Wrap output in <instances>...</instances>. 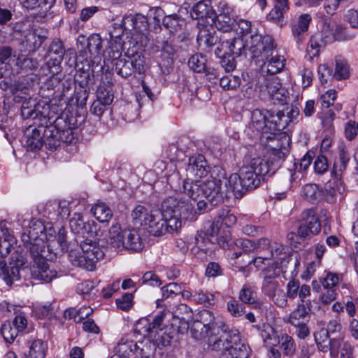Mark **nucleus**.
<instances>
[{
	"label": "nucleus",
	"mask_w": 358,
	"mask_h": 358,
	"mask_svg": "<svg viewBox=\"0 0 358 358\" xmlns=\"http://www.w3.org/2000/svg\"><path fill=\"white\" fill-rule=\"evenodd\" d=\"M162 296L164 299L173 297L182 292V285L171 282L162 288Z\"/></svg>",
	"instance_id": "obj_63"
},
{
	"label": "nucleus",
	"mask_w": 358,
	"mask_h": 358,
	"mask_svg": "<svg viewBox=\"0 0 358 358\" xmlns=\"http://www.w3.org/2000/svg\"><path fill=\"white\" fill-rule=\"evenodd\" d=\"M301 223L298 227L297 234L302 239H310L321 231L320 220L314 208L304 210L301 215Z\"/></svg>",
	"instance_id": "obj_13"
},
{
	"label": "nucleus",
	"mask_w": 358,
	"mask_h": 358,
	"mask_svg": "<svg viewBox=\"0 0 358 358\" xmlns=\"http://www.w3.org/2000/svg\"><path fill=\"white\" fill-rule=\"evenodd\" d=\"M259 83V78L257 79L252 78L248 80L243 85L241 90V92L244 97L251 99L256 94L257 90L259 89L260 85Z\"/></svg>",
	"instance_id": "obj_52"
},
{
	"label": "nucleus",
	"mask_w": 358,
	"mask_h": 358,
	"mask_svg": "<svg viewBox=\"0 0 358 358\" xmlns=\"http://www.w3.org/2000/svg\"><path fill=\"white\" fill-rule=\"evenodd\" d=\"M164 225L165 222L163 218L162 209L161 210H152V215H151L145 228L150 234L155 236H160L166 234V227Z\"/></svg>",
	"instance_id": "obj_25"
},
{
	"label": "nucleus",
	"mask_w": 358,
	"mask_h": 358,
	"mask_svg": "<svg viewBox=\"0 0 358 358\" xmlns=\"http://www.w3.org/2000/svg\"><path fill=\"white\" fill-rule=\"evenodd\" d=\"M31 225L29 229H27L25 232H24L22 235V238L24 241H29L31 243L34 241H42V238H39V235H42L45 227L43 223L39 220L32 221L31 222Z\"/></svg>",
	"instance_id": "obj_37"
},
{
	"label": "nucleus",
	"mask_w": 358,
	"mask_h": 358,
	"mask_svg": "<svg viewBox=\"0 0 358 358\" xmlns=\"http://www.w3.org/2000/svg\"><path fill=\"white\" fill-rule=\"evenodd\" d=\"M220 85L224 90H236L241 85V78L232 75L223 76L220 80Z\"/></svg>",
	"instance_id": "obj_53"
},
{
	"label": "nucleus",
	"mask_w": 358,
	"mask_h": 358,
	"mask_svg": "<svg viewBox=\"0 0 358 358\" xmlns=\"http://www.w3.org/2000/svg\"><path fill=\"white\" fill-rule=\"evenodd\" d=\"M91 212L100 222H108L113 217V211L110 208L101 201L94 204L91 208Z\"/></svg>",
	"instance_id": "obj_33"
},
{
	"label": "nucleus",
	"mask_w": 358,
	"mask_h": 358,
	"mask_svg": "<svg viewBox=\"0 0 358 358\" xmlns=\"http://www.w3.org/2000/svg\"><path fill=\"white\" fill-rule=\"evenodd\" d=\"M261 290L277 306L280 308L287 306V299H286L285 292L278 280L262 281Z\"/></svg>",
	"instance_id": "obj_15"
},
{
	"label": "nucleus",
	"mask_w": 358,
	"mask_h": 358,
	"mask_svg": "<svg viewBox=\"0 0 358 358\" xmlns=\"http://www.w3.org/2000/svg\"><path fill=\"white\" fill-rule=\"evenodd\" d=\"M272 263L267 264V267L262 269L260 275L263 281L277 280L281 272H285L287 265L291 260V257L285 251V247L281 243L273 245L271 251Z\"/></svg>",
	"instance_id": "obj_11"
},
{
	"label": "nucleus",
	"mask_w": 358,
	"mask_h": 358,
	"mask_svg": "<svg viewBox=\"0 0 358 358\" xmlns=\"http://www.w3.org/2000/svg\"><path fill=\"white\" fill-rule=\"evenodd\" d=\"M215 295L202 289L195 290L193 294V301L205 306H213L215 303Z\"/></svg>",
	"instance_id": "obj_45"
},
{
	"label": "nucleus",
	"mask_w": 358,
	"mask_h": 358,
	"mask_svg": "<svg viewBox=\"0 0 358 358\" xmlns=\"http://www.w3.org/2000/svg\"><path fill=\"white\" fill-rule=\"evenodd\" d=\"M215 27L220 31L223 32L222 35L230 33L236 25V21L231 17V14H216L214 20Z\"/></svg>",
	"instance_id": "obj_32"
},
{
	"label": "nucleus",
	"mask_w": 358,
	"mask_h": 358,
	"mask_svg": "<svg viewBox=\"0 0 358 358\" xmlns=\"http://www.w3.org/2000/svg\"><path fill=\"white\" fill-rule=\"evenodd\" d=\"M340 280L338 275L328 272L326 275L320 279V283L323 287L321 301L324 304H328L336 298V290Z\"/></svg>",
	"instance_id": "obj_16"
},
{
	"label": "nucleus",
	"mask_w": 358,
	"mask_h": 358,
	"mask_svg": "<svg viewBox=\"0 0 358 358\" xmlns=\"http://www.w3.org/2000/svg\"><path fill=\"white\" fill-rule=\"evenodd\" d=\"M218 323H225L222 319L215 317L209 310L203 309L199 313V319L195 321L191 328L192 336L196 340H202L206 334L213 331V328L218 327Z\"/></svg>",
	"instance_id": "obj_12"
},
{
	"label": "nucleus",
	"mask_w": 358,
	"mask_h": 358,
	"mask_svg": "<svg viewBox=\"0 0 358 358\" xmlns=\"http://www.w3.org/2000/svg\"><path fill=\"white\" fill-rule=\"evenodd\" d=\"M30 255L33 260L31 266V274L33 278L44 281L50 282L57 276V271L50 267L49 264L44 257L45 245L43 243L31 244L30 248Z\"/></svg>",
	"instance_id": "obj_10"
},
{
	"label": "nucleus",
	"mask_w": 358,
	"mask_h": 358,
	"mask_svg": "<svg viewBox=\"0 0 358 358\" xmlns=\"http://www.w3.org/2000/svg\"><path fill=\"white\" fill-rule=\"evenodd\" d=\"M16 243L14 236L10 234H5L3 240L0 242V254L2 257H6L10 254L13 248V245Z\"/></svg>",
	"instance_id": "obj_58"
},
{
	"label": "nucleus",
	"mask_w": 358,
	"mask_h": 358,
	"mask_svg": "<svg viewBox=\"0 0 358 358\" xmlns=\"http://www.w3.org/2000/svg\"><path fill=\"white\" fill-rule=\"evenodd\" d=\"M69 259L73 266L82 268L87 271H94L96 268L97 261L96 256L86 255L83 252L80 253L76 250H71L69 253Z\"/></svg>",
	"instance_id": "obj_21"
},
{
	"label": "nucleus",
	"mask_w": 358,
	"mask_h": 358,
	"mask_svg": "<svg viewBox=\"0 0 358 358\" xmlns=\"http://www.w3.org/2000/svg\"><path fill=\"white\" fill-rule=\"evenodd\" d=\"M120 57L116 59L112 58L113 60H116L114 64L115 70L122 78H127L134 73V69L131 68V64H129L128 60Z\"/></svg>",
	"instance_id": "obj_47"
},
{
	"label": "nucleus",
	"mask_w": 358,
	"mask_h": 358,
	"mask_svg": "<svg viewBox=\"0 0 358 358\" xmlns=\"http://www.w3.org/2000/svg\"><path fill=\"white\" fill-rule=\"evenodd\" d=\"M264 36L257 33L250 34L249 38L234 34L233 37L228 38L226 35H220L221 43L216 48L215 53L217 57H224L227 54L238 57L245 55V52L248 50L251 57L254 59L253 50L256 48L257 45L253 41L256 37L264 38Z\"/></svg>",
	"instance_id": "obj_8"
},
{
	"label": "nucleus",
	"mask_w": 358,
	"mask_h": 358,
	"mask_svg": "<svg viewBox=\"0 0 358 358\" xmlns=\"http://www.w3.org/2000/svg\"><path fill=\"white\" fill-rule=\"evenodd\" d=\"M301 194L304 199L311 203L317 201L320 196L318 187L315 184L304 185L301 189Z\"/></svg>",
	"instance_id": "obj_50"
},
{
	"label": "nucleus",
	"mask_w": 358,
	"mask_h": 358,
	"mask_svg": "<svg viewBox=\"0 0 358 358\" xmlns=\"http://www.w3.org/2000/svg\"><path fill=\"white\" fill-rule=\"evenodd\" d=\"M324 46L321 36L318 34L310 37L308 47L306 58L308 60H313L315 57L319 56L321 49Z\"/></svg>",
	"instance_id": "obj_39"
},
{
	"label": "nucleus",
	"mask_w": 358,
	"mask_h": 358,
	"mask_svg": "<svg viewBox=\"0 0 358 358\" xmlns=\"http://www.w3.org/2000/svg\"><path fill=\"white\" fill-rule=\"evenodd\" d=\"M128 61L134 69V72L141 74L144 71L145 57L141 53L133 54Z\"/></svg>",
	"instance_id": "obj_62"
},
{
	"label": "nucleus",
	"mask_w": 358,
	"mask_h": 358,
	"mask_svg": "<svg viewBox=\"0 0 358 358\" xmlns=\"http://www.w3.org/2000/svg\"><path fill=\"white\" fill-rule=\"evenodd\" d=\"M48 345L40 339L33 341L29 345L26 358H45Z\"/></svg>",
	"instance_id": "obj_40"
},
{
	"label": "nucleus",
	"mask_w": 358,
	"mask_h": 358,
	"mask_svg": "<svg viewBox=\"0 0 358 358\" xmlns=\"http://www.w3.org/2000/svg\"><path fill=\"white\" fill-rule=\"evenodd\" d=\"M336 91L334 90H329L322 94L319 99L322 110L328 109L332 106L336 99Z\"/></svg>",
	"instance_id": "obj_60"
},
{
	"label": "nucleus",
	"mask_w": 358,
	"mask_h": 358,
	"mask_svg": "<svg viewBox=\"0 0 358 358\" xmlns=\"http://www.w3.org/2000/svg\"><path fill=\"white\" fill-rule=\"evenodd\" d=\"M110 248L115 251L127 249L134 252H139L143 248V243L135 229H124L122 231L118 224H113L109 229Z\"/></svg>",
	"instance_id": "obj_9"
},
{
	"label": "nucleus",
	"mask_w": 358,
	"mask_h": 358,
	"mask_svg": "<svg viewBox=\"0 0 358 358\" xmlns=\"http://www.w3.org/2000/svg\"><path fill=\"white\" fill-rule=\"evenodd\" d=\"M34 311L38 318H50L54 315L55 308L52 303H46L36 306Z\"/></svg>",
	"instance_id": "obj_56"
},
{
	"label": "nucleus",
	"mask_w": 358,
	"mask_h": 358,
	"mask_svg": "<svg viewBox=\"0 0 358 358\" xmlns=\"http://www.w3.org/2000/svg\"><path fill=\"white\" fill-rule=\"evenodd\" d=\"M190 15L194 19L210 18L214 20L216 13L213 9L210 0H201L192 7Z\"/></svg>",
	"instance_id": "obj_26"
},
{
	"label": "nucleus",
	"mask_w": 358,
	"mask_h": 358,
	"mask_svg": "<svg viewBox=\"0 0 358 358\" xmlns=\"http://www.w3.org/2000/svg\"><path fill=\"white\" fill-rule=\"evenodd\" d=\"M250 347L245 343H237L233 345V347L227 352L221 353L222 358H249L250 355Z\"/></svg>",
	"instance_id": "obj_35"
},
{
	"label": "nucleus",
	"mask_w": 358,
	"mask_h": 358,
	"mask_svg": "<svg viewBox=\"0 0 358 358\" xmlns=\"http://www.w3.org/2000/svg\"><path fill=\"white\" fill-rule=\"evenodd\" d=\"M59 69V61L57 59H50L41 67L38 76L52 77L57 74Z\"/></svg>",
	"instance_id": "obj_46"
},
{
	"label": "nucleus",
	"mask_w": 358,
	"mask_h": 358,
	"mask_svg": "<svg viewBox=\"0 0 358 358\" xmlns=\"http://www.w3.org/2000/svg\"><path fill=\"white\" fill-rule=\"evenodd\" d=\"M238 299L246 304H254L257 301V293L250 287L243 285L240 290Z\"/></svg>",
	"instance_id": "obj_54"
},
{
	"label": "nucleus",
	"mask_w": 358,
	"mask_h": 358,
	"mask_svg": "<svg viewBox=\"0 0 358 358\" xmlns=\"http://www.w3.org/2000/svg\"><path fill=\"white\" fill-rule=\"evenodd\" d=\"M166 234L178 232L182 224V220L193 219L194 203L185 199L181 194L169 196L162 203Z\"/></svg>",
	"instance_id": "obj_3"
},
{
	"label": "nucleus",
	"mask_w": 358,
	"mask_h": 358,
	"mask_svg": "<svg viewBox=\"0 0 358 358\" xmlns=\"http://www.w3.org/2000/svg\"><path fill=\"white\" fill-rule=\"evenodd\" d=\"M289 10V3L288 0H274L273 8L268 14L267 19L273 22H279Z\"/></svg>",
	"instance_id": "obj_31"
},
{
	"label": "nucleus",
	"mask_w": 358,
	"mask_h": 358,
	"mask_svg": "<svg viewBox=\"0 0 358 358\" xmlns=\"http://www.w3.org/2000/svg\"><path fill=\"white\" fill-rule=\"evenodd\" d=\"M227 308L229 313L235 317H239L245 313V306L234 298L227 301Z\"/></svg>",
	"instance_id": "obj_59"
},
{
	"label": "nucleus",
	"mask_w": 358,
	"mask_h": 358,
	"mask_svg": "<svg viewBox=\"0 0 358 358\" xmlns=\"http://www.w3.org/2000/svg\"><path fill=\"white\" fill-rule=\"evenodd\" d=\"M87 50H80L79 57L83 59H92L98 57L102 51V39L99 34H92L87 40Z\"/></svg>",
	"instance_id": "obj_23"
},
{
	"label": "nucleus",
	"mask_w": 358,
	"mask_h": 358,
	"mask_svg": "<svg viewBox=\"0 0 358 358\" xmlns=\"http://www.w3.org/2000/svg\"><path fill=\"white\" fill-rule=\"evenodd\" d=\"M337 80L347 79L350 76V68L348 62L341 58L336 59V68L334 76Z\"/></svg>",
	"instance_id": "obj_51"
},
{
	"label": "nucleus",
	"mask_w": 358,
	"mask_h": 358,
	"mask_svg": "<svg viewBox=\"0 0 358 358\" xmlns=\"http://www.w3.org/2000/svg\"><path fill=\"white\" fill-rule=\"evenodd\" d=\"M152 210H150L145 206L138 205L131 212V217L135 225L145 227L150 220Z\"/></svg>",
	"instance_id": "obj_34"
},
{
	"label": "nucleus",
	"mask_w": 358,
	"mask_h": 358,
	"mask_svg": "<svg viewBox=\"0 0 358 358\" xmlns=\"http://www.w3.org/2000/svg\"><path fill=\"white\" fill-rule=\"evenodd\" d=\"M284 116L281 111L275 114L267 110L255 109L251 113L250 127L262 138L272 139L277 132L284 128V125L280 122Z\"/></svg>",
	"instance_id": "obj_6"
},
{
	"label": "nucleus",
	"mask_w": 358,
	"mask_h": 358,
	"mask_svg": "<svg viewBox=\"0 0 358 358\" xmlns=\"http://www.w3.org/2000/svg\"><path fill=\"white\" fill-rule=\"evenodd\" d=\"M350 160V155L344 148L339 150L338 159L334 162L331 175L338 178L341 176L343 170L345 169L346 166Z\"/></svg>",
	"instance_id": "obj_42"
},
{
	"label": "nucleus",
	"mask_w": 358,
	"mask_h": 358,
	"mask_svg": "<svg viewBox=\"0 0 358 358\" xmlns=\"http://www.w3.org/2000/svg\"><path fill=\"white\" fill-rule=\"evenodd\" d=\"M282 153L273 150L267 158L256 157L251 159L248 166L241 169L240 173H231L238 176L237 185H232V194L241 197L248 190L259 186L261 181L266 176L273 175L280 167L282 157Z\"/></svg>",
	"instance_id": "obj_2"
},
{
	"label": "nucleus",
	"mask_w": 358,
	"mask_h": 358,
	"mask_svg": "<svg viewBox=\"0 0 358 358\" xmlns=\"http://www.w3.org/2000/svg\"><path fill=\"white\" fill-rule=\"evenodd\" d=\"M311 302L309 299L299 301L297 307L290 313L288 322L292 326L308 323L310 317Z\"/></svg>",
	"instance_id": "obj_19"
},
{
	"label": "nucleus",
	"mask_w": 358,
	"mask_h": 358,
	"mask_svg": "<svg viewBox=\"0 0 358 358\" xmlns=\"http://www.w3.org/2000/svg\"><path fill=\"white\" fill-rule=\"evenodd\" d=\"M165 314L159 313L150 322L147 318H141L136 324L135 330L144 338L135 344L134 355L138 358H151L156 350L155 343L149 337H152L158 330L162 329Z\"/></svg>",
	"instance_id": "obj_5"
},
{
	"label": "nucleus",
	"mask_w": 358,
	"mask_h": 358,
	"mask_svg": "<svg viewBox=\"0 0 358 358\" xmlns=\"http://www.w3.org/2000/svg\"><path fill=\"white\" fill-rule=\"evenodd\" d=\"M312 17L309 14H301L292 24V36L297 43H302L306 37Z\"/></svg>",
	"instance_id": "obj_22"
},
{
	"label": "nucleus",
	"mask_w": 358,
	"mask_h": 358,
	"mask_svg": "<svg viewBox=\"0 0 358 358\" xmlns=\"http://www.w3.org/2000/svg\"><path fill=\"white\" fill-rule=\"evenodd\" d=\"M44 133H45V139L43 140V145L50 150H56L60 145L61 141L55 128L51 125L44 130Z\"/></svg>",
	"instance_id": "obj_44"
},
{
	"label": "nucleus",
	"mask_w": 358,
	"mask_h": 358,
	"mask_svg": "<svg viewBox=\"0 0 358 358\" xmlns=\"http://www.w3.org/2000/svg\"><path fill=\"white\" fill-rule=\"evenodd\" d=\"M270 99L273 101L274 104H287L289 100V92L286 88L282 87L273 94Z\"/></svg>",
	"instance_id": "obj_64"
},
{
	"label": "nucleus",
	"mask_w": 358,
	"mask_h": 358,
	"mask_svg": "<svg viewBox=\"0 0 358 358\" xmlns=\"http://www.w3.org/2000/svg\"><path fill=\"white\" fill-rule=\"evenodd\" d=\"M209 169L208 162L202 155H196L189 159L187 170L197 177H205L208 172L210 173Z\"/></svg>",
	"instance_id": "obj_29"
},
{
	"label": "nucleus",
	"mask_w": 358,
	"mask_h": 358,
	"mask_svg": "<svg viewBox=\"0 0 358 358\" xmlns=\"http://www.w3.org/2000/svg\"><path fill=\"white\" fill-rule=\"evenodd\" d=\"M90 237L83 238V241H80L78 243H80V248L83 253L86 255H92L94 256H96L97 261L102 259L106 254L110 252H113V250L110 248V245L103 248V244L105 243V240H99L98 243V245H96L95 242L92 240L90 239Z\"/></svg>",
	"instance_id": "obj_18"
},
{
	"label": "nucleus",
	"mask_w": 358,
	"mask_h": 358,
	"mask_svg": "<svg viewBox=\"0 0 358 358\" xmlns=\"http://www.w3.org/2000/svg\"><path fill=\"white\" fill-rule=\"evenodd\" d=\"M135 344L133 341H124L122 339L117 345V352L118 355L121 357H127L130 355V353L134 354L135 352Z\"/></svg>",
	"instance_id": "obj_61"
},
{
	"label": "nucleus",
	"mask_w": 358,
	"mask_h": 358,
	"mask_svg": "<svg viewBox=\"0 0 358 358\" xmlns=\"http://www.w3.org/2000/svg\"><path fill=\"white\" fill-rule=\"evenodd\" d=\"M96 227L94 221H85L83 215L79 213H75L69 220V227L76 235V241L78 243V238L92 237L96 231Z\"/></svg>",
	"instance_id": "obj_14"
},
{
	"label": "nucleus",
	"mask_w": 358,
	"mask_h": 358,
	"mask_svg": "<svg viewBox=\"0 0 358 358\" xmlns=\"http://www.w3.org/2000/svg\"><path fill=\"white\" fill-rule=\"evenodd\" d=\"M259 83H261L259 86L260 95L267 94L269 97L278 91L280 88L282 87L280 79L274 75H271L267 77L263 76H259Z\"/></svg>",
	"instance_id": "obj_27"
},
{
	"label": "nucleus",
	"mask_w": 358,
	"mask_h": 358,
	"mask_svg": "<svg viewBox=\"0 0 358 358\" xmlns=\"http://www.w3.org/2000/svg\"><path fill=\"white\" fill-rule=\"evenodd\" d=\"M238 178L235 175L227 177L224 169L214 166L208 178L189 181L185 180L182 192L194 201L204 197L211 206H217L232 194V185H236Z\"/></svg>",
	"instance_id": "obj_1"
},
{
	"label": "nucleus",
	"mask_w": 358,
	"mask_h": 358,
	"mask_svg": "<svg viewBox=\"0 0 358 358\" xmlns=\"http://www.w3.org/2000/svg\"><path fill=\"white\" fill-rule=\"evenodd\" d=\"M208 59L206 55L196 53L191 56L188 60V66L194 72L201 73L206 70Z\"/></svg>",
	"instance_id": "obj_41"
},
{
	"label": "nucleus",
	"mask_w": 358,
	"mask_h": 358,
	"mask_svg": "<svg viewBox=\"0 0 358 358\" xmlns=\"http://www.w3.org/2000/svg\"><path fill=\"white\" fill-rule=\"evenodd\" d=\"M286 289V299L287 298L294 299L299 296V301H302L303 300H307L306 298L310 295V286L306 284L301 285L299 280L293 279L289 280L287 284Z\"/></svg>",
	"instance_id": "obj_24"
},
{
	"label": "nucleus",
	"mask_w": 358,
	"mask_h": 358,
	"mask_svg": "<svg viewBox=\"0 0 358 358\" xmlns=\"http://www.w3.org/2000/svg\"><path fill=\"white\" fill-rule=\"evenodd\" d=\"M126 31L120 23H113L110 28L109 35V49L111 58L116 59L122 55L123 50L124 41L123 34Z\"/></svg>",
	"instance_id": "obj_17"
},
{
	"label": "nucleus",
	"mask_w": 358,
	"mask_h": 358,
	"mask_svg": "<svg viewBox=\"0 0 358 358\" xmlns=\"http://www.w3.org/2000/svg\"><path fill=\"white\" fill-rule=\"evenodd\" d=\"M280 348L284 356L293 357L296 352V343L294 338L287 334H282L280 337Z\"/></svg>",
	"instance_id": "obj_43"
},
{
	"label": "nucleus",
	"mask_w": 358,
	"mask_h": 358,
	"mask_svg": "<svg viewBox=\"0 0 358 358\" xmlns=\"http://www.w3.org/2000/svg\"><path fill=\"white\" fill-rule=\"evenodd\" d=\"M324 46L321 36L318 34L310 37L308 47L306 58L308 60H313L315 57L319 56L321 49Z\"/></svg>",
	"instance_id": "obj_38"
},
{
	"label": "nucleus",
	"mask_w": 358,
	"mask_h": 358,
	"mask_svg": "<svg viewBox=\"0 0 358 358\" xmlns=\"http://www.w3.org/2000/svg\"><path fill=\"white\" fill-rule=\"evenodd\" d=\"M52 128H55L61 142L66 144H73L76 142V134L62 116L56 117Z\"/></svg>",
	"instance_id": "obj_20"
},
{
	"label": "nucleus",
	"mask_w": 358,
	"mask_h": 358,
	"mask_svg": "<svg viewBox=\"0 0 358 358\" xmlns=\"http://www.w3.org/2000/svg\"><path fill=\"white\" fill-rule=\"evenodd\" d=\"M314 338L319 350L327 352V344L330 340L329 330L321 328L314 334Z\"/></svg>",
	"instance_id": "obj_49"
},
{
	"label": "nucleus",
	"mask_w": 358,
	"mask_h": 358,
	"mask_svg": "<svg viewBox=\"0 0 358 358\" xmlns=\"http://www.w3.org/2000/svg\"><path fill=\"white\" fill-rule=\"evenodd\" d=\"M43 145V139L41 129L33 128L31 133L27 134L25 146L27 150L36 152L39 150Z\"/></svg>",
	"instance_id": "obj_36"
},
{
	"label": "nucleus",
	"mask_w": 358,
	"mask_h": 358,
	"mask_svg": "<svg viewBox=\"0 0 358 358\" xmlns=\"http://www.w3.org/2000/svg\"><path fill=\"white\" fill-rule=\"evenodd\" d=\"M18 333L17 330L13 327L10 322H5L1 325V334L4 341L7 343H13L17 336Z\"/></svg>",
	"instance_id": "obj_55"
},
{
	"label": "nucleus",
	"mask_w": 358,
	"mask_h": 358,
	"mask_svg": "<svg viewBox=\"0 0 358 358\" xmlns=\"http://www.w3.org/2000/svg\"><path fill=\"white\" fill-rule=\"evenodd\" d=\"M111 87L100 85L96 90V99L105 104H110L113 100V96L111 93Z\"/></svg>",
	"instance_id": "obj_57"
},
{
	"label": "nucleus",
	"mask_w": 358,
	"mask_h": 358,
	"mask_svg": "<svg viewBox=\"0 0 358 358\" xmlns=\"http://www.w3.org/2000/svg\"><path fill=\"white\" fill-rule=\"evenodd\" d=\"M120 24H122L126 31H129L133 34L141 33L146 27L144 17L141 15H125Z\"/></svg>",
	"instance_id": "obj_28"
},
{
	"label": "nucleus",
	"mask_w": 358,
	"mask_h": 358,
	"mask_svg": "<svg viewBox=\"0 0 358 358\" xmlns=\"http://www.w3.org/2000/svg\"><path fill=\"white\" fill-rule=\"evenodd\" d=\"M202 340L207 350L224 353L240 341V334L237 329H231L225 323H218V327H213V331L206 334Z\"/></svg>",
	"instance_id": "obj_7"
},
{
	"label": "nucleus",
	"mask_w": 358,
	"mask_h": 358,
	"mask_svg": "<svg viewBox=\"0 0 358 358\" xmlns=\"http://www.w3.org/2000/svg\"><path fill=\"white\" fill-rule=\"evenodd\" d=\"M264 343L267 347L276 346L280 344V336L271 327H267L261 332Z\"/></svg>",
	"instance_id": "obj_48"
},
{
	"label": "nucleus",
	"mask_w": 358,
	"mask_h": 358,
	"mask_svg": "<svg viewBox=\"0 0 358 358\" xmlns=\"http://www.w3.org/2000/svg\"><path fill=\"white\" fill-rule=\"evenodd\" d=\"M219 41V45L221 43L220 36H218L213 28L204 26L201 28L197 35V42L199 45L208 47L215 45Z\"/></svg>",
	"instance_id": "obj_30"
},
{
	"label": "nucleus",
	"mask_w": 358,
	"mask_h": 358,
	"mask_svg": "<svg viewBox=\"0 0 358 358\" xmlns=\"http://www.w3.org/2000/svg\"><path fill=\"white\" fill-rule=\"evenodd\" d=\"M253 43L256 48L253 50L256 62H263V67L268 73L274 75L279 73L285 66V59L280 55L273 38L264 35V38H255Z\"/></svg>",
	"instance_id": "obj_4"
}]
</instances>
